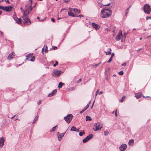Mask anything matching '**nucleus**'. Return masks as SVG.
Wrapping results in <instances>:
<instances>
[{
	"label": "nucleus",
	"mask_w": 151,
	"mask_h": 151,
	"mask_svg": "<svg viewBox=\"0 0 151 151\" xmlns=\"http://www.w3.org/2000/svg\"><path fill=\"white\" fill-rule=\"evenodd\" d=\"M3 34V33L1 31H0V36H2Z\"/></svg>",
	"instance_id": "8fccbe9b"
},
{
	"label": "nucleus",
	"mask_w": 151,
	"mask_h": 151,
	"mask_svg": "<svg viewBox=\"0 0 151 151\" xmlns=\"http://www.w3.org/2000/svg\"><path fill=\"white\" fill-rule=\"evenodd\" d=\"M131 7V6H130L126 10V12H125V13H126V14L127 15L128 13L129 12V8L130 7Z\"/></svg>",
	"instance_id": "f704fd0d"
},
{
	"label": "nucleus",
	"mask_w": 151,
	"mask_h": 151,
	"mask_svg": "<svg viewBox=\"0 0 151 151\" xmlns=\"http://www.w3.org/2000/svg\"><path fill=\"white\" fill-rule=\"evenodd\" d=\"M12 6H8L4 7L3 10L5 11L6 12H9L11 11V9L12 8Z\"/></svg>",
	"instance_id": "9d476101"
},
{
	"label": "nucleus",
	"mask_w": 151,
	"mask_h": 151,
	"mask_svg": "<svg viewBox=\"0 0 151 151\" xmlns=\"http://www.w3.org/2000/svg\"><path fill=\"white\" fill-rule=\"evenodd\" d=\"M112 13V11L108 8L102 9L101 12V16L103 18H106L110 16Z\"/></svg>",
	"instance_id": "f03ea898"
},
{
	"label": "nucleus",
	"mask_w": 151,
	"mask_h": 151,
	"mask_svg": "<svg viewBox=\"0 0 151 151\" xmlns=\"http://www.w3.org/2000/svg\"><path fill=\"white\" fill-rule=\"evenodd\" d=\"M76 128L74 126H73L71 129H70V131H76Z\"/></svg>",
	"instance_id": "393cba45"
},
{
	"label": "nucleus",
	"mask_w": 151,
	"mask_h": 151,
	"mask_svg": "<svg viewBox=\"0 0 151 151\" xmlns=\"http://www.w3.org/2000/svg\"><path fill=\"white\" fill-rule=\"evenodd\" d=\"M33 53H30L29 54H28L27 55H26L25 57H35V56H33Z\"/></svg>",
	"instance_id": "cd10ccee"
},
{
	"label": "nucleus",
	"mask_w": 151,
	"mask_h": 151,
	"mask_svg": "<svg viewBox=\"0 0 151 151\" xmlns=\"http://www.w3.org/2000/svg\"><path fill=\"white\" fill-rule=\"evenodd\" d=\"M4 139L3 137L0 138V147H2L4 145Z\"/></svg>",
	"instance_id": "ddd939ff"
},
{
	"label": "nucleus",
	"mask_w": 151,
	"mask_h": 151,
	"mask_svg": "<svg viewBox=\"0 0 151 151\" xmlns=\"http://www.w3.org/2000/svg\"><path fill=\"white\" fill-rule=\"evenodd\" d=\"M118 74L121 76L122 75L124 74V72L123 71H121L118 73Z\"/></svg>",
	"instance_id": "c9c22d12"
},
{
	"label": "nucleus",
	"mask_w": 151,
	"mask_h": 151,
	"mask_svg": "<svg viewBox=\"0 0 151 151\" xmlns=\"http://www.w3.org/2000/svg\"><path fill=\"white\" fill-rule=\"evenodd\" d=\"M16 22L18 24H20L22 23V20L20 18L16 17L14 19Z\"/></svg>",
	"instance_id": "4468645a"
},
{
	"label": "nucleus",
	"mask_w": 151,
	"mask_h": 151,
	"mask_svg": "<svg viewBox=\"0 0 151 151\" xmlns=\"http://www.w3.org/2000/svg\"><path fill=\"white\" fill-rule=\"evenodd\" d=\"M74 8H69V11H70L71 12V11H73Z\"/></svg>",
	"instance_id": "c03bdc74"
},
{
	"label": "nucleus",
	"mask_w": 151,
	"mask_h": 151,
	"mask_svg": "<svg viewBox=\"0 0 151 151\" xmlns=\"http://www.w3.org/2000/svg\"><path fill=\"white\" fill-rule=\"evenodd\" d=\"M57 49H58V47H57L55 46H52V48H50V50H51L52 49L53 50H55Z\"/></svg>",
	"instance_id": "bb28decb"
},
{
	"label": "nucleus",
	"mask_w": 151,
	"mask_h": 151,
	"mask_svg": "<svg viewBox=\"0 0 151 151\" xmlns=\"http://www.w3.org/2000/svg\"><path fill=\"white\" fill-rule=\"evenodd\" d=\"M67 129L66 130V131L65 132L61 134L62 136V137H64V136L65 134V132L67 131Z\"/></svg>",
	"instance_id": "49530a36"
},
{
	"label": "nucleus",
	"mask_w": 151,
	"mask_h": 151,
	"mask_svg": "<svg viewBox=\"0 0 151 151\" xmlns=\"http://www.w3.org/2000/svg\"><path fill=\"white\" fill-rule=\"evenodd\" d=\"M101 64V62L100 63H98V64H95L94 65H93V67L94 68H96L97 66H98L99 65H100Z\"/></svg>",
	"instance_id": "7c9ffc66"
},
{
	"label": "nucleus",
	"mask_w": 151,
	"mask_h": 151,
	"mask_svg": "<svg viewBox=\"0 0 151 151\" xmlns=\"http://www.w3.org/2000/svg\"><path fill=\"white\" fill-rule=\"evenodd\" d=\"M85 134V133L84 132H80L79 133V135L80 136H82L83 134Z\"/></svg>",
	"instance_id": "2f4dec72"
},
{
	"label": "nucleus",
	"mask_w": 151,
	"mask_h": 151,
	"mask_svg": "<svg viewBox=\"0 0 151 151\" xmlns=\"http://www.w3.org/2000/svg\"><path fill=\"white\" fill-rule=\"evenodd\" d=\"M63 73L60 70H54L52 73V75L55 78H57L59 76Z\"/></svg>",
	"instance_id": "7ed1b4c3"
},
{
	"label": "nucleus",
	"mask_w": 151,
	"mask_h": 151,
	"mask_svg": "<svg viewBox=\"0 0 151 151\" xmlns=\"http://www.w3.org/2000/svg\"><path fill=\"white\" fill-rule=\"evenodd\" d=\"M51 20L52 21V22H54L55 21V19L54 18H51Z\"/></svg>",
	"instance_id": "864d4df0"
},
{
	"label": "nucleus",
	"mask_w": 151,
	"mask_h": 151,
	"mask_svg": "<svg viewBox=\"0 0 151 151\" xmlns=\"http://www.w3.org/2000/svg\"><path fill=\"white\" fill-rule=\"evenodd\" d=\"M122 31H120L119 32L118 35L116 37V40L117 41H119L121 39V37L122 36Z\"/></svg>",
	"instance_id": "1a4fd4ad"
},
{
	"label": "nucleus",
	"mask_w": 151,
	"mask_h": 151,
	"mask_svg": "<svg viewBox=\"0 0 151 151\" xmlns=\"http://www.w3.org/2000/svg\"><path fill=\"white\" fill-rule=\"evenodd\" d=\"M146 19L147 20H148L149 19H151V17H146Z\"/></svg>",
	"instance_id": "79ce46f5"
},
{
	"label": "nucleus",
	"mask_w": 151,
	"mask_h": 151,
	"mask_svg": "<svg viewBox=\"0 0 151 151\" xmlns=\"http://www.w3.org/2000/svg\"><path fill=\"white\" fill-rule=\"evenodd\" d=\"M29 1L30 2V4H32V0H29Z\"/></svg>",
	"instance_id": "680f3d73"
},
{
	"label": "nucleus",
	"mask_w": 151,
	"mask_h": 151,
	"mask_svg": "<svg viewBox=\"0 0 151 151\" xmlns=\"http://www.w3.org/2000/svg\"><path fill=\"white\" fill-rule=\"evenodd\" d=\"M134 140L133 139H130L129 142V144L130 145H132L134 143Z\"/></svg>",
	"instance_id": "6ab92c4d"
},
{
	"label": "nucleus",
	"mask_w": 151,
	"mask_h": 151,
	"mask_svg": "<svg viewBox=\"0 0 151 151\" xmlns=\"http://www.w3.org/2000/svg\"><path fill=\"white\" fill-rule=\"evenodd\" d=\"M4 6H0V9L3 10L4 9Z\"/></svg>",
	"instance_id": "a18cd8bd"
},
{
	"label": "nucleus",
	"mask_w": 151,
	"mask_h": 151,
	"mask_svg": "<svg viewBox=\"0 0 151 151\" xmlns=\"http://www.w3.org/2000/svg\"><path fill=\"white\" fill-rule=\"evenodd\" d=\"M104 134L105 136H106L108 134L109 132H108L104 131Z\"/></svg>",
	"instance_id": "ea45409f"
},
{
	"label": "nucleus",
	"mask_w": 151,
	"mask_h": 151,
	"mask_svg": "<svg viewBox=\"0 0 151 151\" xmlns=\"http://www.w3.org/2000/svg\"><path fill=\"white\" fill-rule=\"evenodd\" d=\"M89 104H87L86 106H85L86 107V108H87V109L89 107Z\"/></svg>",
	"instance_id": "13d9d810"
},
{
	"label": "nucleus",
	"mask_w": 151,
	"mask_h": 151,
	"mask_svg": "<svg viewBox=\"0 0 151 151\" xmlns=\"http://www.w3.org/2000/svg\"><path fill=\"white\" fill-rule=\"evenodd\" d=\"M68 15L70 16L73 17L76 16V15H75L73 12L70 11H69L68 12Z\"/></svg>",
	"instance_id": "dca6fc26"
},
{
	"label": "nucleus",
	"mask_w": 151,
	"mask_h": 151,
	"mask_svg": "<svg viewBox=\"0 0 151 151\" xmlns=\"http://www.w3.org/2000/svg\"><path fill=\"white\" fill-rule=\"evenodd\" d=\"M44 47V48H45V53H46L48 51V50H47V45H45Z\"/></svg>",
	"instance_id": "a878e982"
},
{
	"label": "nucleus",
	"mask_w": 151,
	"mask_h": 151,
	"mask_svg": "<svg viewBox=\"0 0 151 151\" xmlns=\"http://www.w3.org/2000/svg\"><path fill=\"white\" fill-rule=\"evenodd\" d=\"M93 136V135L92 134H89L83 140V142L84 143L87 142L88 140L91 139L92 138Z\"/></svg>",
	"instance_id": "0eeeda50"
},
{
	"label": "nucleus",
	"mask_w": 151,
	"mask_h": 151,
	"mask_svg": "<svg viewBox=\"0 0 151 151\" xmlns=\"http://www.w3.org/2000/svg\"><path fill=\"white\" fill-rule=\"evenodd\" d=\"M76 17H83L84 16H83V15H82V14H80V15H76Z\"/></svg>",
	"instance_id": "58836bf2"
},
{
	"label": "nucleus",
	"mask_w": 151,
	"mask_h": 151,
	"mask_svg": "<svg viewBox=\"0 0 151 151\" xmlns=\"http://www.w3.org/2000/svg\"><path fill=\"white\" fill-rule=\"evenodd\" d=\"M81 81V79H80L77 81V82L78 83H80Z\"/></svg>",
	"instance_id": "4d7b16f0"
},
{
	"label": "nucleus",
	"mask_w": 151,
	"mask_h": 151,
	"mask_svg": "<svg viewBox=\"0 0 151 151\" xmlns=\"http://www.w3.org/2000/svg\"><path fill=\"white\" fill-rule=\"evenodd\" d=\"M110 4H111V3H109V4H107L103 5L102 4L99 2H98V6L100 8L102 7L103 6H108Z\"/></svg>",
	"instance_id": "f3484780"
},
{
	"label": "nucleus",
	"mask_w": 151,
	"mask_h": 151,
	"mask_svg": "<svg viewBox=\"0 0 151 151\" xmlns=\"http://www.w3.org/2000/svg\"><path fill=\"white\" fill-rule=\"evenodd\" d=\"M113 57H110V58L109 59V60L108 61L107 63H110L112 60V59Z\"/></svg>",
	"instance_id": "4c0bfd02"
},
{
	"label": "nucleus",
	"mask_w": 151,
	"mask_h": 151,
	"mask_svg": "<svg viewBox=\"0 0 151 151\" xmlns=\"http://www.w3.org/2000/svg\"><path fill=\"white\" fill-rule=\"evenodd\" d=\"M92 120L91 118L89 116H86V121H91Z\"/></svg>",
	"instance_id": "4be33fe9"
},
{
	"label": "nucleus",
	"mask_w": 151,
	"mask_h": 151,
	"mask_svg": "<svg viewBox=\"0 0 151 151\" xmlns=\"http://www.w3.org/2000/svg\"><path fill=\"white\" fill-rule=\"evenodd\" d=\"M125 97L126 96H123L122 97V99L121 100H120V101H121V102H123L124 100L125 99Z\"/></svg>",
	"instance_id": "72a5a7b5"
},
{
	"label": "nucleus",
	"mask_w": 151,
	"mask_h": 151,
	"mask_svg": "<svg viewBox=\"0 0 151 151\" xmlns=\"http://www.w3.org/2000/svg\"><path fill=\"white\" fill-rule=\"evenodd\" d=\"M13 57H7V59L9 60H12Z\"/></svg>",
	"instance_id": "09e8293b"
},
{
	"label": "nucleus",
	"mask_w": 151,
	"mask_h": 151,
	"mask_svg": "<svg viewBox=\"0 0 151 151\" xmlns=\"http://www.w3.org/2000/svg\"><path fill=\"white\" fill-rule=\"evenodd\" d=\"M63 84H64V83H63L61 82H60L58 85V88L60 89L61 88Z\"/></svg>",
	"instance_id": "5701e85b"
},
{
	"label": "nucleus",
	"mask_w": 151,
	"mask_h": 151,
	"mask_svg": "<svg viewBox=\"0 0 151 151\" xmlns=\"http://www.w3.org/2000/svg\"><path fill=\"white\" fill-rule=\"evenodd\" d=\"M126 63H123L122 64V66H126Z\"/></svg>",
	"instance_id": "5fc2aeb1"
},
{
	"label": "nucleus",
	"mask_w": 151,
	"mask_h": 151,
	"mask_svg": "<svg viewBox=\"0 0 151 151\" xmlns=\"http://www.w3.org/2000/svg\"><path fill=\"white\" fill-rule=\"evenodd\" d=\"M57 92V90L56 89H55L53 90L51 93L48 94L47 96L49 97L53 96Z\"/></svg>",
	"instance_id": "f8f14e48"
},
{
	"label": "nucleus",
	"mask_w": 151,
	"mask_h": 151,
	"mask_svg": "<svg viewBox=\"0 0 151 151\" xmlns=\"http://www.w3.org/2000/svg\"><path fill=\"white\" fill-rule=\"evenodd\" d=\"M104 53H106V55H110L111 53V52L110 51H107V52H105Z\"/></svg>",
	"instance_id": "473e14b6"
},
{
	"label": "nucleus",
	"mask_w": 151,
	"mask_h": 151,
	"mask_svg": "<svg viewBox=\"0 0 151 151\" xmlns=\"http://www.w3.org/2000/svg\"><path fill=\"white\" fill-rule=\"evenodd\" d=\"M5 1L7 3H9V4H10V2L8 0H5Z\"/></svg>",
	"instance_id": "052dcab7"
},
{
	"label": "nucleus",
	"mask_w": 151,
	"mask_h": 151,
	"mask_svg": "<svg viewBox=\"0 0 151 151\" xmlns=\"http://www.w3.org/2000/svg\"><path fill=\"white\" fill-rule=\"evenodd\" d=\"M102 127V125H101L100 123L98 122L94 124L93 129L95 131H97L101 129Z\"/></svg>",
	"instance_id": "39448f33"
},
{
	"label": "nucleus",
	"mask_w": 151,
	"mask_h": 151,
	"mask_svg": "<svg viewBox=\"0 0 151 151\" xmlns=\"http://www.w3.org/2000/svg\"><path fill=\"white\" fill-rule=\"evenodd\" d=\"M103 93V92L102 91H100L99 92V95H101V94H102Z\"/></svg>",
	"instance_id": "774afa93"
},
{
	"label": "nucleus",
	"mask_w": 151,
	"mask_h": 151,
	"mask_svg": "<svg viewBox=\"0 0 151 151\" xmlns=\"http://www.w3.org/2000/svg\"><path fill=\"white\" fill-rule=\"evenodd\" d=\"M69 0H64V2L65 3H67L68 2Z\"/></svg>",
	"instance_id": "bf43d9fd"
},
{
	"label": "nucleus",
	"mask_w": 151,
	"mask_h": 151,
	"mask_svg": "<svg viewBox=\"0 0 151 151\" xmlns=\"http://www.w3.org/2000/svg\"><path fill=\"white\" fill-rule=\"evenodd\" d=\"M41 100L40 99L39 100V102L38 103V105H40L41 104Z\"/></svg>",
	"instance_id": "de8ad7c7"
},
{
	"label": "nucleus",
	"mask_w": 151,
	"mask_h": 151,
	"mask_svg": "<svg viewBox=\"0 0 151 151\" xmlns=\"http://www.w3.org/2000/svg\"><path fill=\"white\" fill-rule=\"evenodd\" d=\"M25 6L26 9L24 12V15L22 16V18L23 19L24 24L27 25H29L31 24V21L29 19L28 15L32 9L33 7L31 4L29 5L25 4Z\"/></svg>",
	"instance_id": "f257e3e1"
},
{
	"label": "nucleus",
	"mask_w": 151,
	"mask_h": 151,
	"mask_svg": "<svg viewBox=\"0 0 151 151\" xmlns=\"http://www.w3.org/2000/svg\"><path fill=\"white\" fill-rule=\"evenodd\" d=\"M35 59V57H26V60H28L32 62L34 61Z\"/></svg>",
	"instance_id": "2eb2a0df"
},
{
	"label": "nucleus",
	"mask_w": 151,
	"mask_h": 151,
	"mask_svg": "<svg viewBox=\"0 0 151 151\" xmlns=\"http://www.w3.org/2000/svg\"><path fill=\"white\" fill-rule=\"evenodd\" d=\"M91 24L93 27L96 30H98L100 28L99 26L95 23H92Z\"/></svg>",
	"instance_id": "9b49d317"
},
{
	"label": "nucleus",
	"mask_w": 151,
	"mask_h": 151,
	"mask_svg": "<svg viewBox=\"0 0 151 151\" xmlns=\"http://www.w3.org/2000/svg\"><path fill=\"white\" fill-rule=\"evenodd\" d=\"M121 37H122L124 38V41H125V39L126 38V35H122V36H121Z\"/></svg>",
	"instance_id": "a19ab883"
},
{
	"label": "nucleus",
	"mask_w": 151,
	"mask_h": 151,
	"mask_svg": "<svg viewBox=\"0 0 151 151\" xmlns=\"http://www.w3.org/2000/svg\"><path fill=\"white\" fill-rule=\"evenodd\" d=\"M128 32H124V35H126V36L128 34Z\"/></svg>",
	"instance_id": "6e6d98bb"
},
{
	"label": "nucleus",
	"mask_w": 151,
	"mask_h": 151,
	"mask_svg": "<svg viewBox=\"0 0 151 151\" xmlns=\"http://www.w3.org/2000/svg\"><path fill=\"white\" fill-rule=\"evenodd\" d=\"M87 109V108H86V107H85L84 109H82L84 111Z\"/></svg>",
	"instance_id": "0e129e2a"
},
{
	"label": "nucleus",
	"mask_w": 151,
	"mask_h": 151,
	"mask_svg": "<svg viewBox=\"0 0 151 151\" xmlns=\"http://www.w3.org/2000/svg\"><path fill=\"white\" fill-rule=\"evenodd\" d=\"M39 117V116L38 115L36 116L33 120V123H34L37 120Z\"/></svg>",
	"instance_id": "b1692460"
},
{
	"label": "nucleus",
	"mask_w": 151,
	"mask_h": 151,
	"mask_svg": "<svg viewBox=\"0 0 151 151\" xmlns=\"http://www.w3.org/2000/svg\"><path fill=\"white\" fill-rule=\"evenodd\" d=\"M55 63L54 64H53V66H54V67H55L56 66V65H58V61H55Z\"/></svg>",
	"instance_id": "e433bc0d"
},
{
	"label": "nucleus",
	"mask_w": 151,
	"mask_h": 151,
	"mask_svg": "<svg viewBox=\"0 0 151 151\" xmlns=\"http://www.w3.org/2000/svg\"><path fill=\"white\" fill-rule=\"evenodd\" d=\"M87 109V108H86V107H85L84 109H82L84 111Z\"/></svg>",
	"instance_id": "e2e57ef3"
},
{
	"label": "nucleus",
	"mask_w": 151,
	"mask_h": 151,
	"mask_svg": "<svg viewBox=\"0 0 151 151\" xmlns=\"http://www.w3.org/2000/svg\"><path fill=\"white\" fill-rule=\"evenodd\" d=\"M58 139L59 141H60L62 139V138L63 137L62 136L61 134H59L58 135Z\"/></svg>",
	"instance_id": "aec40b11"
},
{
	"label": "nucleus",
	"mask_w": 151,
	"mask_h": 151,
	"mask_svg": "<svg viewBox=\"0 0 151 151\" xmlns=\"http://www.w3.org/2000/svg\"><path fill=\"white\" fill-rule=\"evenodd\" d=\"M142 95V93H138L136 94L135 96L136 97L137 99H139L141 97Z\"/></svg>",
	"instance_id": "a211bd4d"
},
{
	"label": "nucleus",
	"mask_w": 151,
	"mask_h": 151,
	"mask_svg": "<svg viewBox=\"0 0 151 151\" xmlns=\"http://www.w3.org/2000/svg\"><path fill=\"white\" fill-rule=\"evenodd\" d=\"M99 90L98 89L96 91V94H95L96 96L97 95V94L98 93H99Z\"/></svg>",
	"instance_id": "603ef678"
},
{
	"label": "nucleus",
	"mask_w": 151,
	"mask_h": 151,
	"mask_svg": "<svg viewBox=\"0 0 151 151\" xmlns=\"http://www.w3.org/2000/svg\"><path fill=\"white\" fill-rule=\"evenodd\" d=\"M84 112V111L83 110H82L81 111H80V113L81 114L82 113Z\"/></svg>",
	"instance_id": "338daca9"
},
{
	"label": "nucleus",
	"mask_w": 151,
	"mask_h": 151,
	"mask_svg": "<svg viewBox=\"0 0 151 151\" xmlns=\"http://www.w3.org/2000/svg\"><path fill=\"white\" fill-rule=\"evenodd\" d=\"M42 52L43 54H44V51H45V48L44 47L42 49Z\"/></svg>",
	"instance_id": "37998d69"
},
{
	"label": "nucleus",
	"mask_w": 151,
	"mask_h": 151,
	"mask_svg": "<svg viewBox=\"0 0 151 151\" xmlns=\"http://www.w3.org/2000/svg\"><path fill=\"white\" fill-rule=\"evenodd\" d=\"M143 9L145 12L147 14H149L151 11L150 7V6L147 4H146L144 5Z\"/></svg>",
	"instance_id": "20e7f679"
},
{
	"label": "nucleus",
	"mask_w": 151,
	"mask_h": 151,
	"mask_svg": "<svg viewBox=\"0 0 151 151\" xmlns=\"http://www.w3.org/2000/svg\"><path fill=\"white\" fill-rule=\"evenodd\" d=\"M15 53L13 52H11L9 55L8 57H12V56H15Z\"/></svg>",
	"instance_id": "c85d7f7f"
},
{
	"label": "nucleus",
	"mask_w": 151,
	"mask_h": 151,
	"mask_svg": "<svg viewBox=\"0 0 151 151\" xmlns=\"http://www.w3.org/2000/svg\"><path fill=\"white\" fill-rule=\"evenodd\" d=\"M73 11L75 13H77L78 14L80 13L81 12L80 10H79L78 9L76 8H74Z\"/></svg>",
	"instance_id": "412c9836"
},
{
	"label": "nucleus",
	"mask_w": 151,
	"mask_h": 151,
	"mask_svg": "<svg viewBox=\"0 0 151 151\" xmlns=\"http://www.w3.org/2000/svg\"><path fill=\"white\" fill-rule=\"evenodd\" d=\"M57 126H58V125H57L53 127L52 128V129L50 131V132H53L55 131V129L57 127Z\"/></svg>",
	"instance_id": "c756f323"
},
{
	"label": "nucleus",
	"mask_w": 151,
	"mask_h": 151,
	"mask_svg": "<svg viewBox=\"0 0 151 151\" xmlns=\"http://www.w3.org/2000/svg\"><path fill=\"white\" fill-rule=\"evenodd\" d=\"M127 147V145L125 144H123L119 147V149L121 151H124Z\"/></svg>",
	"instance_id": "6e6552de"
},
{
	"label": "nucleus",
	"mask_w": 151,
	"mask_h": 151,
	"mask_svg": "<svg viewBox=\"0 0 151 151\" xmlns=\"http://www.w3.org/2000/svg\"><path fill=\"white\" fill-rule=\"evenodd\" d=\"M87 109V108H86V107H85L84 109H82L84 111Z\"/></svg>",
	"instance_id": "69168bd1"
},
{
	"label": "nucleus",
	"mask_w": 151,
	"mask_h": 151,
	"mask_svg": "<svg viewBox=\"0 0 151 151\" xmlns=\"http://www.w3.org/2000/svg\"><path fill=\"white\" fill-rule=\"evenodd\" d=\"M73 116L71 114H68L66 116L64 117V119L68 123H70L73 118Z\"/></svg>",
	"instance_id": "423d86ee"
},
{
	"label": "nucleus",
	"mask_w": 151,
	"mask_h": 151,
	"mask_svg": "<svg viewBox=\"0 0 151 151\" xmlns=\"http://www.w3.org/2000/svg\"><path fill=\"white\" fill-rule=\"evenodd\" d=\"M37 19H39V21H43L44 20H40V18L38 17H37Z\"/></svg>",
	"instance_id": "3c124183"
}]
</instances>
